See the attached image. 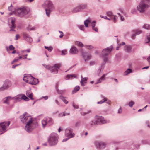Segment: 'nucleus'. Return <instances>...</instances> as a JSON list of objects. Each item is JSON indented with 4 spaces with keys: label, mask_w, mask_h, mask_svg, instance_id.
I'll return each mask as SVG.
<instances>
[{
    "label": "nucleus",
    "mask_w": 150,
    "mask_h": 150,
    "mask_svg": "<svg viewBox=\"0 0 150 150\" xmlns=\"http://www.w3.org/2000/svg\"><path fill=\"white\" fill-rule=\"evenodd\" d=\"M150 0H142L137 7V10L140 13L144 12L149 7Z\"/></svg>",
    "instance_id": "f257e3e1"
},
{
    "label": "nucleus",
    "mask_w": 150,
    "mask_h": 150,
    "mask_svg": "<svg viewBox=\"0 0 150 150\" xmlns=\"http://www.w3.org/2000/svg\"><path fill=\"white\" fill-rule=\"evenodd\" d=\"M45 9L46 14L47 16L49 17L51 12L54 10L55 7L52 2L49 0H46L43 5Z\"/></svg>",
    "instance_id": "f03ea898"
},
{
    "label": "nucleus",
    "mask_w": 150,
    "mask_h": 150,
    "mask_svg": "<svg viewBox=\"0 0 150 150\" xmlns=\"http://www.w3.org/2000/svg\"><path fill=\"white\" fill-rule=\"evenodd\" d=\"M38 126L37 122L33 119L27 122L25 129L26 131L28 133H30Z\"/></svg>",
    "instance_id": "7ed1b4c3"
},
{
    "label": "nucleus",
    "mask_w": 150,
    "mask_h": 150,
    "mask_svg": "<svg viewBox=\"0 0 150 150\" xmlns=\"http://www.w3.org/2000/svg\"><path fill=\"white\" fill-rule=\"evenodd\" d=\"M30 9L28 7H20L15 11L16 14L20 17H22L28 14L29 11Z\"/></svg>",
    "instance_id": "20e7f679"
},
{
    "label": "nucleus",
    "mask_w": 150,
    "mask_h": 150,
    "mask_svg": "<svg viewBox=\"0 0 150 150\" xmlns=\"http://www.w3.org/2000/svg\"><path fill=\"white\" fill-rule=\"evenodd\" d=\"M23 79L26 83L33 85L36 84L39 81L38 79L33 77L30 74L27 76L25 74Z\"/></svg>",
    "instance_id": "39448f33"
},
{
    "label": "nucleus",
    "mask_w": 150,
    "mask_h": 150,
    "mask_svg": "<svg viewBox=\"0 0 150 150\" xmlns=\"http://www.w3.org/2000/svg\"><path fill=\"white\" fill-rule=\"evenodd\" d=\"M49 144L50 146L56 145L58 142V135L55 133L51 134L48 139Z\"/></svg>",
    "instance_id": "423d86ee"
},
{
    "label": "nucleus",
    "mask_w": 150,
    "mask_h": 150,
    "mask_svg": "<svg viewBox=\"0 0 150 150\" xmlns=\"http://www.w3.org/2000/svg\"><path fill=\"white\" fill-rule=\"evenodd\" d=\"M10 122H4L0 123V132L1 134L6 131V129L10 124Z\"/></svg>",
    "instance_id": "0eeeda50"
},
{
    "label": "nucleus",
    "mask_w": 150,
    "mask_h": 150,
    "mask_svg": "<svg viewBox=\"0 0 150 150\" xmlns=\"http://www.w3.org/2000/svg\"><path fill=\"white\" fill-rule=\"evenodd\" d=\"M21 121L23 123H27L28 121L30 120L32 118L30 115H28L27 112H25L23 115L20 116Z\"/></svg>",
    "instance_id": "6e6552de"
},
{
    "label": "nucleus",
    "mask_w": 150,
    "mask_h": 150,
    "mask_svg": "<svg viewBox=\"0 0 150 150\" xmlns=\"http://www.w3.org/2000/svg\"><path fill=\"white\" fill-rule=\"evenodd\" d=\"M42 123L43 127L47 125L50 126L53 124L52 119L49 117L45 118L42 120Z\"/></svg>",
    "instance_id": "1a4fd4ad"
},
{
    "label": "nucleus",
    "mask_w": 150,
    "mask_h": 150,
    "mask_svg": "<svg viewBox=\"0 0 150 150\" xmlns=\"http://www.w3.org/2000/svg\"><path fill=\"white\" fill-rule=\"evenodd\" d=\"M11 85L10 81L9 80H6L4 82L3 86L0 88V91H3L9 88Z\"/></svg>",
    "instance_id": "9d476101"
},
{
    "label": "nucleus",
    "mask_w": 150,
    "mask_h": 150,
    "mask_svg": "<svg viewBox=\"0 0 150 150\" xmlns=\"http://www.w3.org/2000/svg\"><path fill=\"white\" fill-rule=\"evenodd\" d=\"M113 49V47L111 46L110 47H107L106 49L103 50L102 52V56L105 57L108 55L109 54ZM106 58V57H105Z\"/></svg>",
    "instance_id": "9b49d317"
},
{
    "label": "nucleus",
    "mask_w": 150,
    "mask_h": 150,
    "mask_svg": "<svg viewBox=\"0 0 150 150\" xmlns=\"http://www.w3.org/2000/svg\"><path fill=\"white\" fill-rule=\"evenodd\" d=\"M61 67V64H56L54 66H51L50 68L51 72L54 74H57L58 69Z\"/></svg>",
    "instance_id": "f8f14e48"
},
{
    "label": "nucleus",
    "mask_w": 150,
    "mask_h": 150,
    "mask_svg": "<svg viewBox=\"0 0 150 150\" xmlns=\"http://www.w3.org/2000/svg\"><path fill=\"white\" fill-rule=\"evenodd\" d=\"M95 145L97 148L100 149H104L106 146V144L101 141L96 142Z\"/></svg>",
    "instance_id": "ddd939ff"
},
{
    "label": "nucleus",
    "mask_w": 150,
    "mask_h": 150,
    "mask_svg": "<svg viewBox=\"0 0 150 150\" xmlns=\"http://www.w3.org/2000/svg\"><path fill=\"white\" fill-rule=\"evenodd\" d=\"M107 58L105 57L103 59V63L101 65L97 71V74L99 76L102 73L104 67V65L107 62Z\"/></svg>",
    "instance_id": "4468645a"
},
{
    "label": "nucleus",
    "mask_w": 150,
    "mask_h": 150,
    "mask_svg": "<svg viewBox=\"0 0 150 150\" xmlns=\"http://www.w3.org/2000/svg\"><path fill=\"white\" fill-rule=\"evenodd\" d=\"M72 130L70 128H67L65 130V135L70 138L73 137L74 136V134L72 133Z\"/></svg>",
    "instance_id": "2eb2a0df"
},
{
    "label": "nucleus",
    "mask_w": 150,
    "mask_h": 150,
    "mask_svg": "<svg viewBox=\"0 0 150 150\" xmlns=\"http://www.w3.org/2000/svg\"><path fill=\"white\" fill-rule=\"evenodd\" d=\"M95 119L97 120L98 124H104L107 122V121L102 116H96Z\"/></svg>",
    "instance_id": "dca6fc26"
},
{
    "label": "nucleus",
    "mask_w": 150,
    "mask_h": 150,
    "mask_svg": "<svg viewBox=\"0 0 150 150\" xmlns=\"http://www.w3.org/2000/svg\"><path fill=\"white\" fill-rule=\"evenodd\" d=\"M9 21H10L11 23V25H9L10 28V31H15L14 29L16 28V25L15 24V19L12 18H11L9 19Z\"/></svg>",
    "instance_id": "f3484780"
},
{
    "label": "nucleus",
    "mask_w": 150,
    "mask_h": 150,
    "mask_svg": "<svg viewBox=\"0 0 150 150\" xmlns=\"http://www.w3.org/2000/svg\"><path fill=\"white\" fill-rule=\"evenodd\" d=\"M82 55L83 59H85V61L88 60L91 57V56L90 54L86 52H83Z\"/></svg>",
    "instance_id": "a211bd4d"
},
{
    "label": "nucleus",
    "mask_w": 150,
    "mask_h": 150,
    "mask_svg": "<svg viewBox=\"0 0 150 150\" xmlns=\"http://www.w3.org/2000/svg\"><path fill=\"white\" fill-rule=\"evenodd\" d=\"M132 49V46L129 45H126L124 47V51L128 53H130Z\"/></svg>",
    "instance_id": "6ab92c4d"
},
{
    "label": "nucleus",
    "mask_w": 150,
    "mask_h": 150,
    "mask_svg": "<svg viewBox=\"0 0 150 150\" xmlns=\"http://www.w3.org/2000/svg\"><path fill=\"white\" fill-rule=\"evenodd\" d=\"M70 52L72 54H76L78 53V50L76 48L73 46L70 49Z\"/></svg>",
    "instance_id": "aec40b11"
},
{
    "label": "nucleus",
    "mask_w": 150,
    "mask_h": 150,
    "mask_svg": "<svg viewBox=\"0 0 150 150\" xmlns=\"http://www.w3.org/2000/svg\"><path fill=\"white\" fill-rule=\"evenodd\" d=\"M107 74H104L99 79H98L96 84H97L101 83L104 80L105 78V77L107 75Z\"/></svg>",
    "instance_id": "412c9836"
},
{
    "label": "nucleus",
    "mask_w": 150,
    "mask_h": 150,
    "mask_svg": "<svg viewBox=\"0 0 150 150\" xmlns=\"http://www.w3.org/2000/svg\"><path fill=\"white\" fill-rule=\"evenodd\" d=\"M23 36L25 39L28 42H31L32 41V39L29 35L26 33H23Z\"/></svg>",
    "instance_id": "4be33fe9"
},
{
    "label": "nucleus",
    "mask_w": 150,
    "mask_h": 150,
    "mask_svg": "<svg viewBox=\"0 0 150 150\" xmlns=\"http://www.w3.org/2000/svg\"><path fill=\"white\" fill-rule=\"evenodd\" d=\"M11 99V96L6 97L4 99L3 102L4 103L9 105V101Z\"/></svg>",
    "instance_id": "5701e85b"
},
{
    "label": "nucleus",
    "mask_w": 150,
    "mask_h": 150,
    "mask_svg": "<svg viewBox=\"0 0 150 150\" xmlns=\"http://www.w3.org/2000/svg\"><path fill=\"white\" fill-rule=\"evenodd\" d=\"M81 11L79 6L73 8L72 10V12L73 13H75Z\"/></svg>",
    "instance_id": "b1692460"
},
{
    "label": "nucleus",
    "mask_w": 150,
    "mask_h": 150,
    "mask_svg": "<svg viewBox=\"0 0 150 150\" xmlns=\"http://www.w3.org/2000/svg\"><path fill=\"white\" fill-rule=\"evenodd\" d=\"M81 81L80 82V83L81 86H85V84L83 83V82L85 83H86V81H87V79L86 78H83L82 76H81Z\"/></svg>",
    "instance_id": "393cba45"
},
{
    "label": "nucleus",
    "mask_w": 150,
    "mask_h": 150,
    "mask_svg": "<svg viewBox=\"0 0 150 150\" xmlns=\"http://www.w3.org/2000/svg\"><path fill=\"white\" fill-rule=\"evenodd\" d=\"M26 95L31 100H33L32 93L30 91H26Z\"/></svg>",
    "instance_id": "a878e982"
},
{
    "label": "nucleus",
    "mask_w": 150,
    "mask_h": 150,
    "mask_svg": "<svg viewBox=\"0 0 150 150\" xmlns=\"http://www.w3.org/2000/svg\"><path fill=\"white\" fill-rule=\"evenodd\" d=\"M76 78V75H67L65 78V79L69 80L70 79H72L73 78Z\"/></svg>",
    "instance_id": "bb28decb"
},
{
    "label": "nucleus",
    "mask_w": 150,
    "mask_h": 150,
    "mask_svg": "<svg viewBox=\"0 0 150 150\" xmlns=\"http://www.w3.org/2000/svg\"><path fill=\"white\" fill-rule=\"evenodd\" d=\"M81 11L83 9H86L87 8V5L86 4H83L79 5Z\"/></svg>",
    "instance_id": "cd10ccee"
},
{
    "label": "nucleus",
    "mask_w": 150,
    "mask_h": 150,
    "mask_svg": "<svg viewBox=\"0 0 150 150\" xmlns=\"http://www.w3.org/2000/svg\"><path fill=\"white\" fill-rule=\"evenodd\" d=\"M91 21L89 19L85 20L84 21V24L85 26L86 27H88V24L90 23Z\"/></svg>",
    "instance_id": "c85d7f7f"
},
{
    "label": "nucleus",
    "mask_w": 150,
    "mask_h": 150,
    "mask_svg": "<svg viewBox=\"0 0 150 150\" xmlns=\"http://www.w3.org/2000/svg\"><path fill=\"white\" fill-rule=\"evenodd\" d=\"M90 123L91 125H94L98 124L97 120L96 119L95 120H93L91 121Z\"/></svg>",
    "instance_id": "c756f323"
},
{
    "label": "nucleus",
    "mask_w": 150,
    "mask_h": 150,
    "mask_svg": "<svg viewBox=\"0 0 150 150\" xmlns=\"http://www.w3.org/2000/svg\"><path fill=\"white\" fill-rule=\"evenodd\" d=\"M79 86H76L74 88V90H73L72 91V94H74L78 91L79 89Z\"/></svg>",
    "instance_id": "7c9ffc66"
},
{
    "label": "nucleus",
    "mask_w": 150,
    "mask_h": 150,
    "mask_svg": "<svg viewBox=\"0 0 150 150\" xmlns=\"http://www.w3.org/2000/svg\"><path fill=\"white\" fill-rule=\"evenodd\" d=\"M106 14L107 16L110 18H111L113 16V13L111 11L107 12L106 13Z\"/></svg>",
    "instance_id": "2f4dec72"
},
{
    "label": "nucleus",
    "mask_w": 150,
    "mask_h": 150,
    "mask_svg": "<svg viewBox=\"0 0 150 150\" xmlns=\"http://www.w3.org/2000/svg\"><path fill=\"white\" fill-rule=\"evenodd\" d=\"M103 98H104L103 100L100 101H98L97 102V103L98 104H101L102 103L105 102V101L107 100V99L106 98L103 97Z\"/></svg>",
    "instance_id": "473e14b6"
},
{
    "label": "nucleus",
    "mask_w": 150,
    "mask_h": 150,
    "mask_svg": "<svg viewBox=\"0 0 150 150\" xmlns=\"http://www.w3.org/2000/svg\"><path fill=\"white\" fill-rule=\"evenodd\" d=\"M59 82L57 83L56 84V90H57V92L59 94H61L62 93L63 91H59V90L58 89V86L59 85Z\"/></svg>",
    "instance_id": "72a5a7b5"
},
{
    "label": "nucleus",
    "mask_w": 150,
    "mask_h": 150,
    "mask_svg": "<svg viewBox=\"0 0 150 150\" xmlns=\"http://www.w3.org/2000/svg\"><path fill=\"white\" fill-rule=\"evenodd\" d=\"M15 99L18 101H20L23 99L22 95H19L16 96Z\"/></svg>",
    "instance_id": "f704fd0d"
},
{
    "label": "nucleus",
    "mask_w": 150,
    "mask_h": 150,
    "mask_svg": "<svg viewBox=\"0 0 150 150\" xmlns=\"http://www.w3.org/2000/svg\"><path fill=\"white\" fill-rule=\"evenodd\" d=\"M143 28L146 29L150 30V25L148 24H145L143 26Z\"/></svg>",
    "instance_id": "c9c22d12"
},
{
    "label": "nucleus",
    "mask_w": 150,
    "mask_h": 150,
    "mask_svg": "<svg viewBox=\"0 0 150 150\" xmlns=\"http://www.w3.org/2000/svg\"><path fill=\"white\" fill-rule=\"evenodd\" d=\"M118 44V46L116 48V49L117 50H119V47H121L122 45H124L125 44V43L124 42H122L121 44H119L118 43H117Z\"/></svg>",
    "instance_id": "e433bc0d"
},
{
    "label": "nucleus",
    "mask_w": 150,
    "mask_h": 150,
    "mask_svg": "<svg viewBox=\"0 0 150 150\" xmlns=\"http://www.w3.org/2000/svg\"><path fill=\"white\" fill-rule=\"evenodd\" d=\"M45 48L47 50H48V51L50 52L53 49L52 47L51 46L48 47L46 46H45Z\"/></svg>",
    "instance_id": "4c0bfd02"
},
{
    "label": "nucleus",
    "mask_w": 150,
    "mask_h": 150,
    "mask_svg": "<svg viewBox=\"0 0 150 150\" xmlns=\"http://www.w3.org/2000/svg\"><path fill=\"white\" fill-rule=\"evenodd\" d=\"M132 72V70L130 69H127L125 71V74L127 75L128 74Z\"/></svg>",
    "instance_id": "58836bf2"
},
{
    "label": "nucleus",
    "mask_w": 150,
    "mask_h": 150,
    "mask_svg": "<svg viewBox=\"0 0 150 150\" xmlns=\"http://www.w3.org/2000/svg\"><path fill=\"white\" fill-rule=\"evenodd\" d=\"M147 39L148 40V41L146 42V43H148L150 41V33H148L146 34Z\"/></svg>",
    "instance_id": "ea45409f"
},
{
    "label": "nucleus",
    "mask_w": 150,
    "mask_h": 150,
    "mask_svg": "<svg viewBox=\"0 0 150 150\" xmlns=\"http://www.w3.org/2000/svg\"><path fill=\"white\" fill-rule=\"evenodd\" d=\"M62 114H59V117H61L62 116H65L66 115H70V113H63L62 114Z\"/></svg>",
    "instance_id": "a19ab883"
},
{
    "label": "nucleus",
    "mask_w": 150,
    "mask_h": 150,
    "mask_svg": "<svg viewBox=\"0 0 150 150\" xmlns=\"http://www.w3.org/2000/svg\"><path fill=\"white\" fill-rule=\"evenodd\" d=\"M67 53V51L66 50H64L62 51L61 55H64L66 54Z\"/></svg>",
    "instance_id": "79ce46f5"
},
{
    "label": "nucleus",
    "mask_w": 150,
    "mask_h": 150,
    "mask_svg": "<svg viewBox=\"0 0 150 150\" xmlns=\"http://www.w3.org/2000/svg\"><path fill=\"white\" fill-rule=\"evenodd\" d=\"M134 102L133 101H131L129 103L128 105L131 107L133 106V105L134 104Z\"/></svg>",
    "instance_id": "37998d69"
},
{
    "label": "nucleus",
    "mask_w": 150,
    "mask_h": 150,
    "mask_svg": "<svg viewBox=\"0 0 150 150\" xmlns=\"http://www.w3.org/2000/svg\"><path fill=\"white\" fill-rule=\"evenodd\" d=\"M28 30H34L35 29V27H32L31 26L29 25L28 28Z\"/></svg>",
    "instance_id": "c03bdc74"
},
{
    "label": "nucleus",
    "mask_w": 150,
    "mask_h": 150,
    "mask_svg": "<svg viewBox=\"0 0 150 150\" xmlns=\"http://www.w3.org/2000/svg\"><path fill=\"white\" fill-rule=\"evenodd\" d=\"M22 97H23V99H23L25 100L28 101L29 100V98L24 95H22Z\"/></svg>",
    "instance_id": "a18cd8bd"
},
{
    "label": "nucleus",
    "mask_w": 150,
    "mask_h": 150,
    "mask_svg": "<svg viewBox=\"0 0 150 150\" xmlns=\"http://www.w3.org/2000/svg\"><path fill=\"white\" fill-rule=\"evenodd\" d=\"M60 98H61L63 101L65 103V104H67L68 103V101L66 100L65 99V98L62 97V96H60Z\"/></svg>",
    "instance_id": "49530a36"
},
{
    "label": "nucleus",
    "mask_w": 150,
    "mask_h": 150,
    "mask_svg": "<svg viewBox=\"0 0 150 150\" xmlns=\"http://www.w3.org/2000/svg\"><path fill=\"white\" fill-rule=\"evenodd\" d=\"M96 21H93L91 23V25L92 27V28H93V27H95L96 25Z\"/></svg>",
    "instance_id": "de8ad7c7"
},
{
    "label": "nucleus",
    "mask_w": 150,
    "mask_h": 150,
    "mask_svg": "<svg viewBox=\"0 0 150 150\" xmlns=\"http://www.w3.org/2000/svg\"><path fill=\"white\" fill-rule=\"evenodd\" d=\"M73 106L74 107L75 109H78L79 108V106L78 105L75 104L74 103H73Z\"/></svg>",
    "instance_id": "09e8293b"
},
{
    "label": "nucleus",
    "mask_w": 150,
    "mask_h": 150,
    "mask_svg": "<svg viewBox=\"0 0 150 150\" xmlns=\"http://www.w3.org/2000/svg\"><path fill=\"white\" fill-rule=\"evenodd\" d=\"M117 14H118V15H119V16L120 17V20L122 21H124V18L123 16H122L119 13H117Z\"/></svg>",
    "instance_id": "8fccbe9b"
},
{
    "label": "nucleus",
    "mask_w": 150,
    "mask_h": 150,
    "mask_svg": "<svg viewBox=\"0 0 150 150\" xmlns=\"http://www.w3.org/2000/svg\"><path fill=\"white\" fill-rule=\"evenodd\" d=\"M81 124V122L80 121H78L76 122L75 124V126L76 127H78Z\"/></svg>",
    "instance_id": "3c124183"
},
{
    "label": "nucleus",
    "mask_w": 150,
    "mask_h": 150,
    "mask_svg": "<svg viewBox=\"0 0 150 150\" xmlns=\"http://www.w3.org/2000/svg\"><path fill=\"white\" fill-rule=\"evenodd\" d=\"M43 66L46 68V69H50V68L51 66H50L48 65H46L45 64H43Z\"/></svg>",
    "instance_id": "603ef678"
},
{
    "label": "nucleus",
    "mask_w": 150,
    "mask_h": 150,
    "mask_svg": "<svg viewBox=\"0 0 150 150\" xmlns=\"http://www.w3.org/2000/svg\"><path fill=\"white\" fill-rule=\"evenodd\" d=\"M137 12V11L135 8H133L131 11V12L132 14H135Z\"/></svg>",
    "instance_id": "864d4df0"
},
{
    "label": "nucleus",
    "mask_w": 150,
    "mask_h": 150,
    "mask_svg": "<svg viewBox=\"0 0 150 150\" xmlns=\"http://www.w3.org/2000/svg\"><path fill=\"white\" fill-rule=\"evenodd\" d=\"M9 49L11 50H14L15 49V47H13V45H10L9 47Z\"/></svg>",
    "instance_id": "5fc2aeb1"
},
{
    "label": "nucleus",
    "mask_w": 150,
    "mask_h": 150,
    "mask_svg": "<svg viewBox=\"0 0 150 150\" xmlns=\"http://www.w3.org/2000/svg\"><path fill=\"white\" fill-rule=\"evenodd\" d=\"M117 16L116 15L114 16V17L113 18V21H114V23H115L117 21Z\"/></svg>",
    "instance_id": "6e6d98bb"
},
{
    "label": "nucleus",
    "mask_w": 150,
    "mask_h": 150,
    "mask_svg": "<svg viewBox=\"0 0 150 150\" xmlns=\"http://www.w3.org/2000/svg\"><path fill=\"white\" fill-rule=\"evenodd\" d=\"M137 35L135 33H135H133L132 35V39H134L135 38V36L136 35Z\"/></svg>",
    "instance_id": "4d7b16f0"
},
{
    "label": "nucleus",
    "mask_w": 150,
    "mask_h": 150,
    "mask_svg": "<svg viewBox=\"0 0 150 150\" xmlns=\"http://www.w3.org/2000/svg\"><path fill=\"white\" fill-rule=\"evenodd\" d=\"M85 46L89 49H91L93 48V47L92 45H85Z\"/></svg>",
    "instance_id": "13d9d810"
},
{
    "label": "nucleus",
    "mask_w": 150,
    "mask_h": 150,
    "mask_svg": "<svg viewBox=\"0 0 150 150\" xmlns=\"http://www.w3.org/2000/svg\"><path fill=\"white\" fill-rule=\"evenodd\" d=\"M142 32V31L140 30H137L135 32V33L137 35L140 34Z\"/></svg>",
    "instance_id": "bf43d9fd"
},
{
    "label": "nucleus",
    "mask_w": 150,
    "mask_h": 150,
    "mask_svg": "<svg viewBox=\"0 0 150 150\" xmlns=\"http://www.w3.org/2000/svg\"><path fill=\"white\" fill-rule=\"evenodd\" d=\"M79 46L81 47H82L83 46V43L81 42H78Z\"/></svg>",
    "instance_id": "052dcab7"
},
{
    "label": "nucleus",
    "mask_w": 150,
    "mask_h": 150,
    "mask_svg": "<svg viewBox=\"0 0 150 150\" xmlns=\"http://www.w3.org/2000/svg\"><path fill=\"white\" fill-rule=\"evenodd\" d=\"M59 32L61 33L60 35L59 36L60 38H62L63 36V33L62 32L59 31Z\"/></svg>",
    "instance_id": "680f3d73"
},
{
    "label": "nucleus",
    "mask_w": 150,
    "mask_h": 150,
    "mask_svg": "<svg viewBox=\"0 0 150 150\" xmlns=\"http://www.w3.org/2000/svg\"><path fill=\"white\" fill-rule=\"evenodd\" d=\"M90 64L91 65H93L95 64V62L93 61H91L90 62Z\"/></svg>",
    "instance_id": "e2e57ef3"
},
{
    "label": "nucleus",
    "mask_w": 150,
    "mask_h": 150,
    "mask_svg": "<svg viewBox=\"0 0 150 150\" xmlns=\"http://www.w3.org/2000/svg\"><path fill=\"white\" fill-rule=\"evenodd\" d=\"M13 8V6L11 4V6L8 7V10L10 11H12V8Z\"/></svg>",
    "instance_id": "0e129e2a"
},
{
    "label": "nucleus",
    "mask_w": 150,
    "mask_h": 150,
    "mask_svg": "<svg viewBox=\"0 0 150 150\" xmlns=\"http://www.w3.org/2000/svg\"><path fill=\"white\" fill-rule=\"evenodd\" d=\"M92 28V29L95 31L96 32H98V28H97L96 27H93V28Z\"/></svg>",
    "instance_id": "69168bd1"
},
{
    "label": "nucleus",
    "mask_w": 150,
    "mask_h": 150,
    "mask_svg": "<svg viewBox=\"0 0 150 150\" xmlns=\"http://www.w3.org/2000/svg\"><path fill=\"white\" fill-rule=\"evenodd\" d=\"M79 28L81 30H84V26L83 25H81L80 26Z\"/></svg>",
    "instance_id": "338daca9"
},
{
    "label": "nucleus",
    "mask_w": 150,
    "mask_h": 150,
    "mask_svg": "<svg viewBox=\"0 0 150 150\" xmlns=\"http://www.w3.org/2000/svg\"><path fill=\"white\" fill-rule=\"evenodd\" d=\"M122 112V110L121 108H119L118 110V113L119 114L121 113Z\"/></svg>",
    "instance_id": "774afa93"
}]
</instances>
